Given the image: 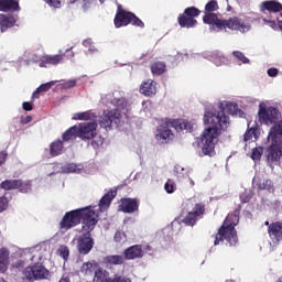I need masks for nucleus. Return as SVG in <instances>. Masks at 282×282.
I'll return each mask as SVG.
<instances>
[{"instance_id":"obj_31","label":"nucleus","mask_w":282,"mask_h":282,"mask_svg":"<svg viewBox=\"0 0 282 282\" xmlns=\"http://www.w3.org/2000/svg\"><path fill=\"white\" fill-rule=\"evenodd\" d=\"M62 138L64 142H69V140H74V138H78L77 126H73L69 129H67L63 133Z\"/></svg>"},{"instance_id":"obj_9","label":"nucleus","mask_w":282,"mask_h":282,"mask_svg":"<svg viewBox=\"0 0 282 282\" xmlns=\"http://www.w3.org/2000/svg\"><path fill=\"white\" fill-rule=\"evenodd\" d=\"M202 11L195 7H188L184 10L183 13H180L177 17V23L181 28H195L197 25L196 17H199Z\"/></svg>"},{"instance_id":"obj_20","label":"nucleus","mask_w":282,"mask_h":282,"mask_svg":"<svg viewBox=\"0 0 282 282\" xmlns=\"http://www.w3.org/2000/svg\"><path fill=\"white\" fill-rule=\"evenodd\" d=\"M124 263V257L115 254V256H106L102 259V265L108 270H111L113 265H122Z\"/></svg>"},{"instance_id":"obj_30","label":"nucleus","mask_w":282,"mask_h":282,"mask_svg":"<svg viewBox=\"0 0 282 282\" xmlns=\"http://www.w3.org/2000/svg\"><path fill=\"white\" fill-rule=\"evenodd\" d=\"M21 186V180H6L0 183L2 191H17Z\"/></svg>"},{"instance_id":"obj_18","label":"nucleus","mask_w":282,"mask_h":282,"mask_svg":"<svg viewBox=\"0 0 282 282\" xmlns=\"http://www.w3.org/2000/svg\"><path fill=\"white\" fill-rule=\"evenodd\" d=\"M282 11L281 2L276 0H267L261 3V12H270L276 14Z\"/></svg>"},{"instance_id":"obj_42","label":"nucleus","mask_w":282,"mask_h":282,"mask_svg":"<svg viewBox=\"0 0 282 282\" xmlns=\"http://www.w3.org/2000/svg\"><path fill=\"white\" fill-rule=\"evenodd\" d=\"M261 155H263V148H254L251 152V160L257 161L261 160Z\"/></svg>"},{"instance_id":"obj_44","label":"nucleus","mask_w":282,"mask_h":282,"mask_svg":"<svg viewBox=\"0 0 282 282\" xmlns=\"http://www.w3.org/2000/svg\"><path fill=\"white\" fill-rule=\"evenodd\" d=\"M164 191H166V193L169 194L175 193V183L171 180H167V182L164 185Z\"/></svg>"},{"instance_id":"obj_29","label":"nucleus","mask_w":282,"mask_h":282,"mask_svg":"<svg viewBox=\"0 0 282 282\" xmlns=\"http://www.w3.org/2000/svg\"><path fill=\"white\" fill-rule=\"evenodd\" d=\"M150 69L153 76H162L166 72V63L154 62L150 65Z\"/></svg>"},{"instance_id":"obj_4","label":"nucleus","mask_w":282,"mask_h":282,"mask_svg":"<svg viewBox=\"0 0 282 282\" xmlns=\"http://www.w3.org/2000/svg\"><path fill=\"white\" fill-rule=\"evenodd\" d=\"M107 98L110 100V105H113V107L117 108L105 112L99 118V124L102 129H111V124H113V122L118 123V120L122 118V112H120V110L127 109L129 105L124 98H113L111 95H108Z\"/></svg>"},{"instance_id":"obj_36","label":"nucleus","mask_w":282,"mask_h":282,"mask_svg":"<svg viewBox=\"0 0 282 282\" xmlns=\"http://www.w3.org/2000/svg\"><path fill=\"white\" fill-rule=\"evenodd\" d=\"M232 56L235 58H237L243 65L250 64V59L248 57H246V55L242 52H240V51H234L232 52Z\"/></svg>"},{"instance_id":"obj_55","label":"nucleus","mask_w":282,"mask_h":282,"mask_svg":"<svg viewBox=\"0 0 282 282\" xmlns=\"http://www.w3.org/2000/svg\"><path fill=\"white\" fill-rule=\"evenodd\" d=\"M30 122H32V116H26L21 118L22 124H30Z\"/></svg>"},{"instance_id":"obj_48","label":"nucleus","mask_w":282,"mask_h":282,"mask_svg":"<svg viewBox=\"0 0 282 282\" xmlns=\"http://www.w3.org/2000/svg\"><path fill=\"white\" fill-rule=\"evenodd\" d=\"M10 202L7 199L6 196L0 197V213L8 209Z\"/></svg>"},{"instance_id":"obj_17","label":"nucleus","mask_w":282,"mask_h":282,"mask_svg":"<svg viewBox=\"0 0 282 282\" xmlns=\"http://www.w3.org/2000/svg\"><path fill=\"white\" fill-rule=\"evenodd\" d=\"M268 235L273 243L282 241V221L271 223L268 228Z\"/></svg>"},{"instance_id":"obj_46","label":"nucleus","mask_w":282,"mask_h":282,"mask_svg":"<svg viewBox=\"0 0 282 282\" xmlns=\"http://www.w3.org/2000/svg\"><path fill=\"white\" fill-rule=\"evenodd\" d=\"M213 61H214L215 65L219 66L223 63H226V56L219 55V54H214Z\"/></svg>"},{"instance_id":"obj_51","label":"nucleus","mask_w":282,"mask_h":282,"mask_svg":"<svg viewBox=\"0 0 282 282\" xmlns=\"http://www.w3.org/2000/svg\"><path fill=\"white\" fill-rule=\"evenodd\" d=\"M268 76H270L271 78H274V76H279V69H276V68H269L268 69Z\"/></svg>"},{"instance_id":"obj_38","label":"nucleus","mask_w":282,"mask_h":282,"mask_svg":"<svg viewBox=\"0 0 282 282\" xmlns=\"http://www.w3.org/2000/svg\"><path fill=\"white\" fill-rule=\"evenodd\" d=\"M18 188L20 193H30L32 191V182L30 181L23 182L21 180V184L19 185Z\"/></svg>"},{"instance_id":"obj_40","label":"nucleus","mask_w":282,"mask_h":282,"mask_svg":"<svg viewBox=\"0 0 282 282\" xmlns=\"http://www.w3.org/2000/svg\"><path fill=\"white\" fill-rule=\"evenodd\" d=\"M78 171V165L75 163H67L62 166V173H76Z\"/></svg>"},{"instance_id":"obj_61","label":"nucleus","mask_w":282,"mask_h":282,"mask_svg":"<svg viewBox=\"0 0 282 282\" xmlns=\"http://www.w3.org/2000/svg\"><path fill=\"white\" fill-rule=\"evenodd\" d=\"M191 182V186H195V181H193V178H189Z\"/></svg>"},{"instance_id":"obj_28","label":"nucleus","mask_w":282,"mask_h":282,"mask_svg":"<svg viewBox=\"0 0 282 282\" xmlns=\"http://www.w3.org/2000/svg\"><path fill=\"white\" fill-rule=\"evenodd\" d=\"M98 268H99V264L96 261L85 262L80 267V273L85 274L86 276H91V274H94V272L96 273Z\"/></svg>"},{"instance_id":"obj_8","label":"nucleus","mask_w":282,"mask_h":282,"mask_svg":"<svg viewBox=\"0 0 282 282\" xmlns=\"http://www.w3.org/2000/svg\"><path fill=\"white\" fill-rule=\"evenodd\" d=\"M22 274L26 281H43L50 276V270L43 265L41 262H36L32 265L26 267Z\"/></svg>"},{"instance_id":"obj_49","label":"nucleus","mask_w":282,"mask_h":282,"mask_svg":"<svg viewBox=\"0 0 282 282\" xmlns=\"http://www.w3.org/2000/svg\"><path fill=\"white\" fill-rule=\"evenodd\" d=\"M6 160H8V152L1 151L0 152V166H3V164H6Z\"/></svg>"},{"instance_id":"obj_58","label":"nucleus","mask_w":282,"mask_h":282,"mask_svg":"<svg viewBox=\"0 0 282 282\" xmlns=\"http://www.w3.org/2000/svg\"><path fill=\"white\" fill-rule=\"evenodd\" d=\"M58 282H72V280H69V276L63 275Z\"/></svg>"},{"instance_id":"obj_10","label":"nucleus","mask_w":282,"mask_h":282,"mask_svg":"<svg viewBox=\"0 0 282 282\" xmlns=\"http://www.w3.org/2000/svg\"><path fill=\"white\" fill-rule=\"evenodd\" d=\"M281 111L272 106L259 105L258 117L262 124H274L279 120Z\"/></svg>"},{"instance_id":"obj_32","label":"nucleus","mask_w":282,"mask_h":282,"mask_svg":"<svg viewBox=\"0 0 282 282\" xmlns=\"http://www.w3.org/2000/svg\"><path fill=\"white\" fill-rule=\"evenodd\" d=\"M109 278V271L98 267L95 271V278L94 281L96 282H107V279Z\"/></svg>"},{"instance_id":"obj_11","label":"nucleus","mask_w":282,"mask_h":282,"mask_svg":"<svg viewBox=\"0 0 282 282\" xmlns=\"http://www.w3.org/2000/svg\"><path fill=\"white\" fill-rule=\"evenodd\" d=\"M221 30H231L232 32L246 34V32H250V23L239 17H231L228 20H223Z\"/></svg>"},{"instance_id":"obj_34","label":"nucleus","mask_w":282,"mask_h":282,"mask_svg":"<svg viewBox=\"0 0 282 282\" xmlns=\"http://www.w3.org/2000/svg\"><path fill=\"white\" fill-rule=\"evenodd\" d=\"M94 118H96V113L91 112V110H87L84 112H76L73 116V120H94Z\"/></svg>"},{"instance_id":"obj_45","label":"nucleus","mask_w":282,"mask_h":282,"mask_svg":"<svg viewBox=\"0 0 282 282\" xmlns=\"http://www.w3.org/2000/svg\"><path fill=\"white\" fill-rule=\"evenodd\" d=\"M59 257H62L64 261H67V259H69V248H67V246L59 248Z\"/></svg>"},{"instance_id":"obj_41","label":"nucleus","mask_w":282,"mask_h":282,"mask_svg":"<svg viewBox=\"0 0 282 282\" xmlns=\"http://www.w3.org/2000/svg\"><path fill=\"white\" fill-rule=\"evenodd\" d=\"M106 282H131V279H129L127 276L119 275V274H115L113 278L108 276Z\"/></svg>"},{"instance_id":"obj_16","label":"nucleus","mask_w":282,"mask_h":282,"mask_svg":"<svg viewBox=\"0 0 282 282\" xmlns=\"http://www.w3.org/2000/svg\"><path fill=\"white\" fill-rule=\"evenodd\" d=\"M140 94L151 98L158 94V83L153 79L143 80L139 88Z\"/></svg>"},{"instance_id":"obj_12","label":"nucleus","mask_w":282,"mask_h":282,"mask_svg":"<svg viewBox=\"0 0 282 282\" xmlns=\"http://www.w3.org/2000/svg\"><path fill=\"white\" fill-rule=\"evenodd\" d=\"M206 215V205L204 203H196L191 212L182 219L185 226H195L198 219H204Z\"/></svg>"},{"instance_id":"obj_35","label":"nucleus","mask_w":282,"mask_h":282,"mask_svg":"<svg viewBox=\"0 0 282 282\" xmlns=\"http://www.w3.org/2000/svg\"><path fill=\"white\" fill-rule=\"evenodd\" d=\"M127 234H124V231L122 230H117L115 232V237H113V241L116 243H119L120 246H122V243H127Z\"/></svg>"},{"instance_id":"obj_15","label":"nucleus","mask_w":282,"mask_h":282,"mask_svg":"<svg viewBox=\"0 0 282 282\" xmlns=\"http://www.w3.org/2000/svg\"><path fill=\"white\" fill-rule=\"evenodd\" d=\"M142 257H144L142 245L130 246L123 251V259L126 261H134V259H142Z\"/></svg>"},{"instance_id":"obj_13","label":"nucleus","mask_w":282,"mask_h":282,"mask_svg":"<svg viewBox=\"0 0 282 282\" xmlns=\"http://www.w3.org/2000/svg\"><path fill=\"white\" fill-rule=\"evenodd\" d=\"M97 135L98 123L95 121L79 123L77 127V138H80V140H94Z\"/></svg>"},{"instance_id":"obj_1","label":"nucleus","mask_w":282,"mask_h":282,"mask_svg":"<svg viewBox=\"0 0 282 282\" xmlns=\"http://www.w3.org/2000/svg\"><path fill=\"white\" fill-rule=\"evenodd\" d=\"M226 110L231 116H238L239 105L227 102L224 106V104H220L218 109H208L205 111L204 122L210 126L206 128L197 139L203 155H209V158L215 155V144L219 135H221V133L228 129V124H230V118L226 116Z\"/></svg>"},{"instance_id":"obj_62","label":"nucleus","mask_w":282,"mask_h":282,"mask_svg":"<svg viewBox=\"0 0 282 282\" xmlns=\"http://www.w3.org/2000/svg\"><path fill=\"white\" fill-rule=\"evenodd\" d=\"M279 28L282 31V21H279Z\"/></svg>"},{"instance_id":"obj_21","label":"nucleus","mask_w":282,"mask_h":282,"mask_svg":"<svg viewBox=\"0 0 282 282\" xmlns=\"http://www.w3.org/2000/svg\"><path fill=\"white\" fill-rule=\"evenodd\" d=\"M21 7L18 0H0V12H19Z\"/></svg>"},{"instance_id":"obj_7","label":"nucleus","mask_w":282,"mask_h":282,"mask_svg":"<svg viewBox=\"0 0 282 282\" xmlns=\"http://www.w3.org/2000/svg\"><path fill=\"white\" fill-rule=\"evenodd\" d=\"M113 21L116 28H124L127 25L144 28V22H142V20H140V18H138L133 12L124 10L122 4H118Z\"/></svg>"},{"instance_id":"obj_60","label":"nucleus","mask_w":282,"mask_h":282,"mask_svg":"<svg viewBox=\"0 0 282 282\" xmlns=\"http://www.w3.org/2000/svg\"><path fill=\"white\" fill-rule=\"evenodd\" d=\"M272 224H270V221H264V226H268V228H270V226H271Z\"/></svg>"},{"instance_id":"obj_47","label":"nucleus","mask_w":282,"mask_h":282,"mask_svg":"<svg viewBox=\"0 0 282 282\" xmlns=\"http://www.w3.org/2000/svg\"><path fill=\"white\" fill-rule=\"evenodd\" d=\"M250 199H252V194H250L248 192H243L240 194L241 204H248V203H250Z\"/></svg>"},{"instance_id":"obj_23","label":"nucleus","mask_w":282,"mask_h":282,"mask_svg":"<svg viewBox=\"0 0 282 282\" xmlns=\"http://www.w3.org/2000/svg\"><path fill=\"white\" fill-rule=\"evenodd\" d=\"M203 21L207 25H215L218 30H221L224 25V20L219 19L216 13H205Z\"/></svg>"},{"instance_id":"obj_25","label":"nucleus","mask_w":282,"mask_h":282,"mask_svg":"<svg viewBox=\"0 0 282 282\" xmlns=\"http://www.w3.org/2000/svg\"><path fill=\"white\" fill-rule=\"evenodd\" d=\"M65 149V144L59 139L53 141L50 144V155L51 158H58V155H63V150Z\"/></svg>"},{"instance_id":"obj_56","label":"nucleus","mask_w":282,"mask_h":282,"mask_svg":"<svg viewBox=\"0 0 282 282\" xmlns=\"http://www.w3.org/2000/svg\"><path fill=\"white\" fill-rule=\"evenodd\" d=\"M87 0H68L69 6H74V3H86Z\"/></svg>"},{"instance_id":"obj_5","label":"nucleus","mask_w":282,"mask_h":282,"mask_svg":"<svg viewBox=\"0 0 282 282\" xmlns=\"http://www.w3.org/2000/svg\"><path fill=\"white\" fill-rule=\"evenodd\" d=\"M171 128L175 129L176 131H191L193 126L191 122L184 119H165L164 123L161 124L156 130V140L160 142H169L173 135Z\"/></svg>"},{"instance_id":"obj_27","label":"nucleus","mask_w":282,"mask_h":282,"mask_svg":"<svg viewBox=\"0 0 282 282\" xmlns=\"http://www.w3.org/2000/svg\"><path fill=\"white\" fill-rule=\"evenodd\" d=\"M253 182L257 183L259 191H269V193H274V185L271 180L254 177Z\"/></svg>"},{"instance_id":"obj_59","label":"nucleus","mask_w":282,"mask_h":282,"mask_svg":"<svg viewBox=\"0 0 282 282\" xmlns=\"http://www.w3.org/2000/svg\"><path fill=\"white\" fill-rule=\"evenodd\" d=\"M265 23H268L271 28H276V22L270 21V20H264Z\"/></svg>"},{"instance_id":"obj_39","label":"nucleus","mask_w":282,"mask_h":282,"mask_svg":"<svg viewBox=\"0 0 282 282\" xmlns=\"http://www.w3.org/2000/svg\"><path fill=\"white\" fill-rule=\"evenodd\" d=\"M253 137L257 140V128H254V127L248 129L245 132L243 140H245V142H249V140H251Z\"/></svg>"},{"instance_id":"obj_53","label":"nucleus","mask_w":282,"mask_h":282,"mask_svg":"<svg viewBox=\"0 0 282 282\" xmlns=\"http://www.w3.org/2000/svg\"><path fill=\"white\" fill-rule=\"evenodd\" d=\"M22 108L24 109V111H32L33 107L32 105L30 104V101H24L22 104Z\"/></svg>"},{"instance_id":"obj_26","label":"nucleus","mask_w":282,"mask_h":282,"mask_svg":"<svg viewBox=\"0 0 282 282\" xmlns=\"http://www.w3.org/2000/svg\"><path fill=\"white\" fill-rule=\"evenodd\" d=\"M10 265V251L2 247L0 249V272H6Z\"/></svg>"},{"instance_id":"obj_3","label":"nucleus","mask_w":282,"mask_h":282,"mask_svg":"<svg viewBox=\"0 0 282 282\" xmlns=\"http://www.w3.org/2000/svg\"><path fill=\"white\" fill-rule=\"evenodd\" d=\"M85 219L90 221L94 219L98 221V214L96 210L85 207V208H77L70 212H66L63 216L62 220L59 221L61 230H72V228H76V226H85Z\"/></svg>"},{"instance_id":"obj_43","label":"nucleus","mask_w":282,"mask_h":282,"mask_svg":"<svg viewBox=\"0 0 282 282\" xmlns=\"http://www.w3.org/2000/svg\"><path fill=\"white\" fill-rule=\"evenodd\" d=\"M74 87H76V80L75 79H69V80H66V82L61 84L62 89H72Z\"/></svg>"},{"instance_id":"obj_22","label":"nucleus","mask_w":282,"mask_h":282,"mask_svg":"<svg viewBox=\"0 0 282 282\" xmlns=\"http://www.w3.org/2000/svg\"><path fill=\"white\" fill-rule=\"evenodd\" d=\"M63 63V54L44 55L40 61V67H47V65H59Z\"/></svg>"},{"instance_id":"obj_50","label":"nucleus","mask_w":282,"mask_h":282,"mask_svg":"<svg viewBox=\"0 0 282 282\" xmlns=\"http://www.w3.org/2000/svg\"><path fill=\"white\" fill-rule=\"evenodd\" d=\"M46 3L52 8H61V0H46Z\"/></svg>"},{"instance_id":"obj_52","label":"nucleus","mask_w":282,"mask_h":282,"mask_svg":"<svg viewBox=\"0 0 282 282\" xmlns=\"http://www.w3.org/2000/svg\"><path fill=\"white\" fill-rule=\"evenodd\" d=\"M72 50H74V47L67 48L66 53L64 55H62L63 57L66 56V58H74V53L72 52Z\"/></svg>"},{"instance_id":"obj_37","label":"nucleus","mask_w":282,"mask_h":282,"mask_svg":"<svg viewBox=\"0 0 282 282\" xmlns=\"http://www.w3.org/2000/svg\"><path fill=\"white\" fill-rule=\"evenodd\" d=\"M217 10H219V4L217 3V0H212V1L207 2L205 6L206 13H213Z\"/></svg>"},{"instance_id":"obj_2","label":"nucleus","mask_w":282,"mask_h":282,"mask_svg":"<svg viewBox=\"0 0 282 282\" xmlns=\"http://www.w3.org/2000/svg\"><path fill=\"white\" fill-rule=\"evenodd\" d=\"M240 213L241 205H238L234 213L226 217L215 236L214 246H219L221 241H227V243L231 247H235L237 243H239V238L237 237V229H235V226L239 224Z\"/></svg>"},{"instance_id":"obj_54","label":"nucleus","mask_w":282,"mask_h":282,"mask_svg":"<svg viewBox=\"0 0 282 282\" xmlns=\"http://www.w3.org/2000/svg\"><path fill=\"white\" fill-rule=\"evenodd\" d=\"M102 144V140H98V141H96V140H93L91 142H90V147H93V149H99V147Z\"/></svg>"},{"instance_id":"obj_57","label":"nucleus","mask_w":282,"mask_h":282,"mask_svg":"<svg viewBox=\"0 0 282 282\" xmlns=\"http://www.w3.org/2000/svg\"><path fill=\"white\" fill-rule=\"evenodd\" d=\"M144 251L147 252V254H153V247H151L150 245H148V246L144 248Z\"/></svg>"},{"instance_id":"obj_6","label":"nucleus","mask_w":282,"mask_h":282,"mask_svg":"<svg viewBox=\"0 0 282 282\" xmlns=\"http://www.w3.org/2000/svg\"><path fill=\"white\" fill-rule=\"evenodd\" d=\"M98 220L95 219L84 220V226H82L80 230L82 235L77 238V251L84 257L94 250L95 241L91 237V231L96 228Z\"/></svg>"},{"instance_id":"obj_14","label":"nucleus","mask_w":282,"mask_h":282,"mask_svg":"<svg viewBox=\"0 0 282 282\" xmlns=\"http://www.w3.org/2000/svg\"><path fill=\"white\" fill-rule=\"evenodd\" d=\"M119 210L128 215H133V213L140 210V200L138 198H121Z\"/></svg>"},{"instance_id":"obj_19","label":"nucleus","mask_w":282,"mask_h":282,"mask_svg":"<svg viewBox=\"0 0 282 282\" xmlns=\"http://www.w3.org/2000/svg\"><path fill=\"white\" fill-rule=\"evenodd\" d=\"M18 19L12 14H0V31L7 32L10 28L17 25Z\"/></svg>"},{"instance_id":"obj_24","label":"nucleus","mask_w":282,"mask_h":282,"mask_svg":"<svg viewBox=\"0 0 282 282\" xmlns=\"http://www.w3.org/2000/svg\"><path fill=\"white\" fill-rule=\"evenodd\" d=\"M117 195H118V191L110 189L99 200V208L101 210H102V208H109V206H111V202H113V199L116 198Z\"/></svg>"},{"instance_id":"obj_33","label":"nucleus","mask_w":282,"mask_h":282,"mask_svg":"<svg viewBox=\"0 0 282 282\" xmlns=\"http://www.w3.org/2000/svg\"><path fill=\"white\" fill-rule=\"evenodd\" d=\"M54 85H56V82H48L46 84H42L33 93L32 100H35V98H39L40 97L39 94L47 91L51 87H54Z\"/></svg>"}]
</instances>
